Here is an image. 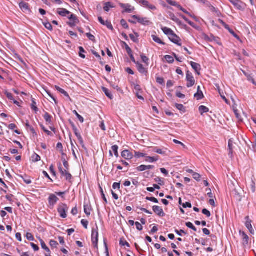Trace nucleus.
Here are the masks:
<instances>
[{
  "instance_id": "1",
  "label": "nucleus",
  "mask_w": 256,
  "mask_h": 256,
  "mask_svg": "<svg viewBox=\"0 0 256 256\" xmlns=\"http://www.w3.org/2000/svg\"><path fill=\"white\" fill-rule=\"evenodd\" d=\"M68 210V207L67 204L64 203H60L58 204V212L60 216L62 218H65L67 217V212Z\"/></svg>"
},
{
  "instance_id": "2",
  "label": "nucleus",
  "mask_w": 256,
  "mask_h": 256,
  "mask_svg": "<svg viewBox=\"0 0 256 256\" xmlns=\"http://www.w3.org/2000/svg\"><path fill=\"white\" fill-rule=\"evenodd\" d=\"M92 244L94 245V247L98 250V228L97 226L96 228H93L92 230Z\"/></svg>"
},
{
  "instance_id": "3",
  "label": "nucleus",
  "mask_w": 256,
  "mask_h": 256,
  "mask_svg": "<svg viewBox=\"0 0 256 256\" xmlns=\"http://www.w3.org/2000/svg\"><path fill=\"white\" fill-rule=\"evenodd\" d=\"M132 18L137 20L138 22L144 26H150L152 22L147 18H140L136 15H134Z\"/></svg>"
},
{
  "instance_id": "4",
  "label": "nucleus",
  "mask_w": 256,
  "mask_h": 256,
  "mask_svg": "<svg viewBox=\"0 0 256 256\" xmlns=\"http://www.w3.org/2000/svg\"><path fill=\"white\" fill-rule=\"evenodd\" d=\"M232 4H233V5L234 6V7L240 10H243L245 8V4H244L242 2L239 0H228Z\"/></svg>"
},
{
  "instance_id": "5",
  "label": "nucleus",
  "mask_w": 256,
  "mask_h": 256,
  "mask_svg": "<svg viewBox=\"0 0 256 256\" xmlns=\"http://www.w3.org/2000/svg\"><path fill=\"white\" fill-rule=\"evenodd\" d=\"M186 80L188 81L186 86L188 88L192 87L194 84L195 80L194 79V78L192 74L189 71H188L186 72Z\"/></svg>"
},
{
  "instance_id": "6",
  "label": "nucleus",
  "mask_w": 256,
  "mask_h": 256,
  "mask_svg": "<svg viewBox=\"0 0 256 256\" xmlns=\"http://www.w3.org/2000/svg\"><path fill=\"white\" fill-rule=\"evenodd\" d=\"M137 2L140 4L142 5V6L150 9L151 10H156V7L152 5L151 4H150L148 1L146 0H136Z\"/></svg>"
},
{
  "instance_id": "7",
  "label": "nucleus",
  "mask_w": 256,
  "mask_h": 256,
  "mask_svg": "<svg viewBox=\"0 0 256 256\" xmlns=\"http://www.w3.org/2000/svg\"><path fill=\"white\" fill-rule=\"evenodd\" d=\"M168 38L172 42L177 44L178 46H182V44L180 42L181 39L174 32L172 34V35L168 37Z\"/></svg>"
},
{
  "instance_id": "8",
  "label": "nucleus",
  "mask_w": 256,
  "mask_h": 256,
  "mask_svg": "<svg viewBox=\"0 0 256 256\" xmlns=\"http://www.w3.org/2000/svg\"><path fill=\"white\" fill-rule=\"evenodd\" d=\"M218 22L224 26L226 29L234 37L236 38L237 39H240L239 36L234 32V31L232 30L228 25L226 22H224L222 20H218Z\"/></svg>"
},
{
  "instance_id": "9",
  "label": "nucleus",
  "mask_w": 256,
  "mask_h": 256,
  "mask_svg": "<svg viewBox=\"0 0 256 256\" xmlns=\"http://www.w3.org/2000/svg\"><path fill=\"white\" fill-rule=\"evenodd\" d=\"M58 170H59V171H60V173L63 176H66V179L67 180H69V181L72 178V174L70 173H69L68 172H67V170H63L60 164L58 166Z\"/></svg>"
},
{
  "instance_id": "10",
  "label": "nucleus",
  "mask_w": 256,
  "mask_h": 256,
  "mask_svg": "<svg viewBox=\"0 0 256 256\" xmlns=\"http://www.w3.org/2000/svg\"><path fill=\"white\" fill-rule=\"evenodd\" d=\"M152 210L154 212L159 216L163 217L165 216L163 210L159 206H152Z\"/></svg>"
},
{
  "instance_id": "11",
  "label": "nucleus",
  "mask_w": 256,
  "mask_h": 256,
  "mask_svg": "<svg viewBox=\"0 0 256 256\" xmlns=\"http://www.w3.org/2000/svg\"><path fill=\"white\" fill-rule=\"evenodd\" d=\"M136 68L138 71L142 74H144L145 76H147L148 74V71L146 68H144V66L140 64L138 62H137L136 63Z\"/></svg>"
},
{
  "instance_id": "12",
  "label": "nucleus",
  "mask_w": 256,
  "mask_h": 256,
  "mask_svg": "<svg viewBox=\"0 0 256 256\" xmlns=\"http://www.w3.org/2000/svg\"><path fill=\"white\" fill-rule=\"evenodd\" d=\"M99 22L102 25L106 26L108 29L113 30L114 28L111 22L108 20L104 21L101 16L98 18Z\"/></svg>"
},
{
  "instance_id": "13",
  "label": "nucleus",
  "mask_w": 256,
  "mask_h": 256,
  "mask_svg": "<svg viewBox=\"0 0 256 256\" xmlns=\"http://www.w3.org/2000/svg\"><path fill=\"white\" fill-rule=\"evenodd\" d=\"M120 5L122 8L124 9V12H132L134 10V8L129 4H120Z\"/></svg>"
},
{
  "instance_id": "14",
  "label": "nucleus",
  "mask_w": 256,
  "mask_h": 256,
  "mask_svg": "<svg viewBox=\"0 0 256 256\" xmlns=\"http://www.w3.org/2000/svg\"><path fill=\"white\" fill-rule=\"evenodd\" d=\"M246 226L247 228L249 230L250 232L252 234H254V230L253 229L252 226V220H250L248 216H246Z\"/></svg>"
},
{
  "instance_id": "15",
  "label": "nucleus",
  "mask_w": 256,
  "mask_h": 256,
  "mask_svg": "<svg viewBox=\"0 0 256 256\" xmlns=\"http://www.w3.org/2000/svg\"><path fill=\"white\" fill-rule=\"evenodd\" d=\"M122 156L126 160H131L133 158L132 154L128 150H124L122 152Z\"/></svg>"
},
{
  "instance_id": "16",
  "label": "nucleus",
  "mask_w": 256,
  "mask_h": 256,
  "mask_svg": "<svg viewBox=\"0 0 256 256\" xmlns=\"http://www.w3.org/2000/svg\"><path fill=\"white\" fill-rule=\"evenodd\" d=\"M58 200V198L54 194H50L48 198V202L51 206H54Z\"/></svg>"
},
{
  "instance_id": "17",
  "label": "nucleus",
  "mask_w": 256,
  "mask_h": 256,
  "mask_svg": "<svg viewBox=\"0 0 256 256\" xmlns=\"http://www.w3.org/2000/svg\"><path fill=\"white\" fill-rule=\"evenodd\" d=\"M19 6L22 11H28L29 12H31L29 8V4L28 3L22 1L21 2H20Z\"/></svg>"
},
{
  "instance_id": "18",
  "label": "nucleus",
  "mask_w": 256,
  "mask_h": 256,
  "mask_svg": "<svg viewBox=\"0 0 256 256\" xmlns=\"http://www.w3.org/2000/svg\"><path fill=\"white\" fill-rule=\"evenodd\" d=\"M68 19L73 21V22H68V24L71 27L74 26H75V23H78V20L76 16L74 14H72L70 16L68 17Z\"/></svg>"
},
{
  "instance_id": "19",
  "label": "nucleus",
  "mask_w": 256,
  "mask_h": 256,
  "mask_svg": "<svg viewBox=\"0 0 256 256\" xmlns=\"http://www.w3.org/2000/svg\"><path fill=\"white\" fill-rule=\"evenodd\" d=\"M190 64L192 68L196 71V72L198 74L200 75V71L201 70L200 66V64L193 62H190Z\"/></svg>"
},
{
  "instance_id": "20",
  "label": "nucleus",
  "mask_w": 256,
  "mask_h": 256,
  "mask_svg": "<svg viewBox=\"0 0 256 256\" xmlns=\"http://www.w3.org/2000/svg\"><path fill=\"white\" fill-rule=\"evenodd\" d=\"M243 74H244V76L247 78L249 82H252L254 85L256 86V82H255L253 78V76H252V74L246 72V71L242 70Z\"/></svg>"
},
{
  "instance_id": "21",
  "label": "nucleus",
  "mask_w": 256,
  "mask_h": 256,
  "mask_svg": "<svg viewBox=\"0 0 256 256\" xmlns=\"http://www.w3.org/2000/svg\"><path fill=\"white\" fill-rule=\"evenodd\" d=\"M248 188L250 192H251L252 194L255 192V183L252 180L250 182H249Z\"/></svg>"
},
{
  "instance_id": "22",
  "label": "nucleus",
  "mask_w": 256,
  "mask_h": 256,
  "mask_svg": "<svg viewBox=\"0 0 256 256\" xmlns=\"http://www.w3.org/2000/svg\"><path fill=\"white\" fill-rule=\"evenodd\" d=\"M162 30L164 33L167 35L168 37L172 35V34L174 32V31L170 29V28H168L167 27H164L162 28Z\"/></svg>"
},
{
  "instance_id": "23",
  "label": "nucleus",
  "mask_w": 256,
  "mask_h": 256,
  "mask_svg": "<svg viewBox=\"0 0 256 256\" xmlns=\"http://www.w3.org/2000/svg\"><path fill=\"white\" fill-rule=\"evenodd\" d=\"M70 13V12L65 8H60L58 10V14L62 16H66Z\"/></svg>"
},
{
  "instance_id": "24",
  "label": "nucleus",
  "mask_w": 256,
  "mask_h": 256,
  "mask_svg": "<svg viewBox=\"0 0 256 256\" xmlns=\"http://www.w3.org/2000/svg\"><path fill=\"white\" fill-rule=\"evenodd\" d=\"M55 88L58 91L60 92L61 94H63L64 96L67 97L70 100H72L70 96L66 91H65L62 88L56 86H55Z\"/></svg>"
},
{
  "instance_id": "25",
  "label": "nucleus",
  "mask_w": 256,
  "mask_h": 256,
  "mask_svg": "<svg viewBox=\"0 0 256 256\" xmlns=\"http://www.w3.org/2000/svg\"><path fill=\"white\" fill-rule=\"evenodd\" d=\"M114 5L112 4V2H108L104 4V9L106 12H108L110 8H114Z\"/></svg>"
},
{
  "instance_id": "26",
  "label": "nucleus",
  "mask_w": 256,
  "mask_h": 256,
  "mask_svg": "<svg viewBox=\"0 0 256 256\" xmlns=\"http://www.w3.org/2000/svg\"><path fill=\"white\" fill-rule=\"evenodd\" d=\"M146 161L149 162H156L158 160V156H146Z\"/></svg>"
},
{
  "instance_id": "27",
  "label": "nucleus",
  "mask_w": 256,
  "mask_h": 256,
  "mask_svg": "<svg viewBox=\"0 0 256 256\" xmlns=\"http://www.w3.org/2000/svg\"><path fill=\"white\" fill-rule=\"evenodd\" d=\"M91 206L90 205L86 204L84 205V213L88 216H90L91 212Z\"/></svg>"
},
{
  "instance_id": "28",
  "label": "nucleus",
  "mask_w": 256,
  "mask_h": 256,
  "mask_svg": "<svg viewBox=\"0 0 256 256\" xmlns=\"http://www.w3.org/2000/svg\"><path fill=\"white\" fill-rule=\"evenodd\" d=\"M102 91L104 92L105 94L110 100L113 98V96L112 94L106 88L102 87Z\"/></svg>"
},
{
  "instance_id": "29",
  "label": "nucleus",
  "mask_w": 256,
  "mask_h": 256,
  "mask_svg": "<svg viewBox=\"0 0 256 256\" xmlns=\"http://www.w3.org/2000/svg\"><path fill=\"white\" fill-rule=\"evenodd\" d=\"M44 118L46 122L49 124H51L52 116L48 112H46L44 116Z\"/></svg>"
},
{
  "instance_id": "30",
  "label": "nucleus",
  "mask_w": 256,
  "mask_h": 256,
  "mask_svg": "<svg viewBox=\"0 0 256 256\" xmlns=\"http://www.w3.org/2000/svg\"><path fill=\"white\" fill-rule=\"evenodd\" d=\"M152 38L154 42H156L158 43V44H162V45H164L165 44V43L164 42H163L160 38H159L158 37L156 36H155V35H152Z\"/></svg>"
},
{
  "instance_id": "31",
  "label": "nucleus",
  "mask_w": 256,
  "mask_h": 256,
  "mask_svg": "<svg viewBox=\"0 0 256 256\" xmlns=\"http://www.w3.org/2000/svg\"><path fill=\"white\" fill-rule=\"evenodd\" d=\"M232 143L233 140H232L230 139L228 142V147L229 150V156L231 155L232 156Z\"/></svg>"
},
{
  "instance_id": "32",
  "label": "nucleus",
  "mask_w": 256,
  "mask_h": 256,
  "mask_svg": "<svg viewBox=\"0 0 256 256\" xmlns=\"http://www.w3.org/2000/svg\"><path fill=\"white\" fill-rule=\"evenodd\" d=\"M198 109L201 114H202L204 113L207 112L209 110V109L204 106H200Z\"/></svg>"
},
{
  "instance_id": "33",
  "label": "nucleus",
  "mask_w": 256,
  "mask_h": 256,
  "mask_svg": "<svg viewBox=\"0 0 256 256\" xmlns=\"http://www.w3.org/2000/svg\"><path fill=\"white\" fill-rule=\"evenodd\" d=\"M40 244H41L42 248L43 249L45 250L48 252V254H50V249L48 248L46 246V244L44 243V240H40Z\"/></svg>"
},
{
  "instance_id": "34",
  "label": "nucleus",
  "mask_w": 256,
  "mask_h": 256,
  "mask_svg": "<svg viewBox=\"0 0 256 256\" xmlns=\"http://www.w3.org/2000/svg\"><path fill=\"white\" fill-rule=\"evenodd\" d=\"M32 104H31V108L32 110H34L36 112L38 110V108L36 106V103L35 102L34 98H32Z\"/></svg>"
},
{
  "instance_id": "35",
  "label": "nucleus",
  "mask_w": 256,
  "mask_h": 256,
  "mask_svg": "<svg viewBox=\"0 0 256 256\" xmlns=\"http://www.w3.org/2000/svg\"><path fill=\"white\" fill-rule=\"evenodd\" d=\"M194 96L197 100H200L204 98V94L202 91L198 92L194 94Z\"/></svg>"
},
{
  "instance_id": "36",
  "label": "nucleus",
  "mask_w": 256,
  "mask_h": 256,
  "mask_svg": "<svg viewBox=\"0 0 256 256\" xmlns=\"http://www.w3.org/2000/svg\"><path fill=\"white\" fill-rule=\"evenodd\" d=\"M242 236L243 238L244 244L247 245L248 244L249 238L244 232H242Z\"/></svg>"
},
{
  "instance_id": "37",
  "label": "nucleus",
  "mask_w": 256,
  "mask_h": 256,
  "mask_svg": "<svg viewBox=\"0 0 256 256\" xmlns=\"http://www.w3.org/2000/svg\"><path fill=\"white\" fill-rule=\"evenodd\" d=\"M134 34L136 36H135L133 34H130V37L134 42H138V34L137 32H134Z\"/></svg>"
},
{
  "instance_id": "38",
  "label": "nucleus",
  "mask_w": 256,
  "mask_h": 256,
  "mask_svg": "<svg viewBox=\"0 0 256 256\" xmlns=\"http://www.w3.org/2000/svg\"><path fill=\"white\" fill-rule=\"evenodd\" d=\"M164 58L168 62L169 64H172L174 62V58L169 55H166L164 56Z\"/></svg>"
},
{
  "instance_id": "39",
  "label": "nucleus",
  "mask_w": 256,
  "mask_h": 256,
  "mask_svg": "<svg viewBox=\"0 0 256 256\" xmlns=\"http://www.w3.org/2000/svg\"><path fill=\"white\" fill-rule=\"evenodd\" d=\"M112 151L114 152V155L116 157L118 156V147L117 145H114L112 146Z\"/></svg>"
},
{
  "instance_id": "40",
  "label": "nucleus",
  "mask_w": 256,
  "mask_h": 256,
  "mask_svg": "<svg viewBox=\"0 0 256 256\" xmlns=\"http://www.w3.org/2000/svg\"><path fill=\"white\" fill-rule=\"evenodd\" d=\"M120 244L122 246H126L128 248L130 247V244L124 239L121 238L120 240Z\"/></svg>"
},
{
  "instance_id": "41",
  "label": "nucleus",
  "mask_w": 256,
  "mask_h": 256,
  "mask_svg": "<svg viewBox=\"0 0 256 256\" xmlns=\"http://www.w3.org/2000/svg\"><path fill=\"white\" fill-rule=\"evenodd\" d=\"M79 50H80V52H79L80 56L82 58H86V56H85V55H84L83 54V53L86 52V51L84 50V48L82 46H80Z\"/></svg>"
},
{
  "instance_id": "42",
  "label": "nucleus",
  "mask_w": 256,
  "mask_h": 256,
  "mask_svg": "<svg viewBox=\"0 0 256 256\" xmlns=\"http://www.w3.org/2000/svg\"><path fill=\"white\" fill-rule=\"evenodd\" d=\"M32 160L34 162H38L40 160V156L38 154L34 153V155L32 156Z\"/></svg>"
},
{
  "instance_id": "43",
  "label": "nucleus",
  "mask_w": 256,
  "mask_h": 256,
  "mask_svg": "<svg viewBox=\"0 0 256 256\" xmlns=\"http://www.w3.org/2000/svg\"><path fill=\"white\" fill-rule=\"evenodd\" d=\"M43 24L44 25L45 28H47L48 30H50V31L52 30H53L52 26L50 23L48 22H43Z\"/></svg>"
},
{
  "instance_id": "44",
  "label": "nucleus",
  "mask_w": 256,
  "mask_h": 256,
  "mask_svg": "<svg viewBox=\"0 0 256 256\" xmlns=\"http://www.w3.org/2000/svg\"><path fill=\"white\" fill-rule=\"evenodd\" d=\"M82 147L85 150H87V148H86V147L85 145H84V140L82 139V136H80L78 138Z\"/></svg>"
},
{
  "instance_id": "45",
  "label": "nucleus",
  "mask_w": 256,
  "mask_h": 256,
  "mask_svg": "<svg viewBox=\"0 0 256 256\" xmlns=\"http://www.w3.org/2000/svg\"><path fill=\"white\" fill-rule=\"evenodd\" d=\"M186 226L187 227H188L192 229L194 232H196L197 230L196 228L190 222H186Z\"/></svg>"
},
{
  "instance_id": "46",
  "label": "nucleus",
  "mask_w": 256,
  "mask_h": 256,
  "mask_svg": "<svg viewBox=\"0 0 256 256\" xmlns=\"http://www.w3.org/2000/svg\"><path fill=\"white\" fill-rule=\"evenodd\" d=\"M154 152L162 155H165L166 152L165 150H164L162 149L158 148H156L154 150Z\"/></svg>"
},
{
  "instance_id": "47",
  "label": "nucleus",
  "mask_w": 256,
  "mask_h": 256,
  "mask_svg": "<svg viewBox=\"0 0 256 256\" xmlns=\"http://www.w3.org/2000/svg\"><path fill=\"white\" fill-rule=\"evenodd\" d=\"M74 114H76V116H77L78 118V120L82 122H84V118L81 116L80 115L78 112L76 111V110H74L73 112Z\"/></svg>"
},
{
  "instance_id": "48",
  "label": "nucleus",
  "mask_w": 256,
  "mask_h": 256,
  "mask_svg": "<svg viewBox=\"0 0 256 256\" xmlns=\"http://www.w3.org/2000/svg\"><path fill=\"white\" fill-rule=\"evenodd\" d=\"M120 24L123 26L124 28L126 29H128L129 28L128 25L126 23V22L124 19H122L120 20Z\"/></svg>"
},
{
  "instance_id": "49",
  "label": "nucleus",
  "mask_w": 256,
  "mask_h": 256,
  "mask_svg": "<svg viewBox=\"0 0 256 256\" xmlns=\"http://www.w3.org/2000/svg\"><path fill=\"white\" fill-rule=\"evenodd\" d=\"M176 107L180 111H182L183 112H185V108L184 106L182 104H176Z\"/></svg>"
},
{
  "instance_id": "50",
  "label": "nucleus",
  "mask_w": 256,
  "mask_h": 256,
  "mask_svg": "<svg viewBox=\"0 0 256 256\" xmlns=\"http://www.w3.org/2000/svg\"><path fill=\"white\" fill-rule=\"evenodd\" d=\"M134 154H135V156L138 158H139L140 157H146V154H143V153H142L140 152H138L136 151H134Z\"/></svg>"
},
{
  "instance_id": "51",
  "label": "nucleus",
  "mask_w": 256,
  "mask_h": 256,
  "mask_svg": "<svg viewBox=\"0 0 256 256\" xmlns=\"http://www.w3.org/2000/svg\"><path fill=\"white\" fill-rule=\"evenodd\" d=\"M136 170L138 172H143V171L146 170H146V166L141 165V166L137 167Z\"/></svg>"
},
{
  "instance_id": "52",
  "label": "nucleus",
  "mask_w": 256,
  "mask_h": 256,
  "mask_svg": "<svg viewBox=\"0 0 256 256\" xmlns=\"http://www.w3.org/2000/svg\"><path fill=\"white\" fill-rule=\"evenodd\" d=\"M140 57H141V58L142 60V62L146 64L147 65H148V61L149 60V58L146 56L144 55V54H142L140 56Z\"/></svg>"
},
{
  "instance_id": "53",
  "label": "nucleus",
  "mask_w": 256,
  "mask_h": 256,
  "mask_svg": "<svg viewBox=\"0 0 256 256\" xmlns=\"http://www.w3.org/2000/svg\"><path fill=\"white\" fill-rule=\"evenodd\" d=\"M42 130L48 135L50 136H53L52 134L50 131L47 130L43 125H40Z\"/></svg>"
},
{
  "instance_id": "54",
  "label": "nucleus",
  "mask_w": 256,
  "mask_h": 256,
  "mask_svg": "<svg viewBox=\"0 0 256 256\" xmlns=\"http://www.w3.org/2000/svg\"><path fill=\"white\" fill-rule=\"evenodd\" d=\"M202 213L206 216L207 217L209 218L211 216L210 212L206 208H204L202 210Z\"/></svg>"
},
{
  "instance_id": "55",
  "label": "nucleus",
  "mask_w": 256,
  "mask_h": 256,
  "mask_svg": "<svg viewBox=\"0 0 256 256\" xmlns=\"http://www.w3.org/2000/svg\"><path fill=\"white\" fill-rule=\"evenodd\" d=\"M86 36L89 38V40H92V42H94L96 41L95 37L90 33H86Z\"/></svg>"
},
{
  "instance_id": "56",
  "label": "nucleus",
  "mask_w": 256,
  "mask_h": 256,
  "mask_svg": "<svg viewBox=\"0 0 256 256\" xmlns=\"http://www.w3.org/2000/svg\"><path fill=\"white\" fill-rule=\"evenodd\" d=\"M146 200L154 202V203H158V200L154 197H146Z\"/></svg>"
},
{
  "instance_id": "57",
  "label": "nucleus",
  "mask_w": 256,
  "mask_h": 256,
  "mask_svg": "<svg viewBox=\"0 0 256 256\" xmlns=\"http://www.w3.org/2000/svg\"><path fill=\"white\" fill-rule=\"evenodd\" d=\"M193 178L194 180H196L197 181L200 180V175L198 174V173L194 172L192 174Z\"/></svg>"
},
{
  "instance_id": "58",
  "label": "nucleus",
  "mask_w": 256,
  "mask_h": 256,
  "mask_svg": "<svg viewBox=\"0 0 256 256\" xmlns=\"http://www.w3.org/2000/svg\"><path fill=\"white\" fill-rule=\"evenodd\" d=\"M124 44L125 46L126 50L128 54L132 52L131 48H130V46L128 45V44L126 42H124Z\"/></svg>"
},
{
  "instance_id": "59",
  "label": "nucleus",
  "mask_w": 256,
  "mask_h": 256,
  "mask_svg": "<svg viewBox=\"0 0 256 256\" xmlns=\"http://www.w3.org/2000/svg\"><path fill=\"white\" fill-rule=\"evenodd\" d=\"M50 244L52 247L56 248L58 244L57 242L54 240H50Z\"/></svg>"
},
{
  "instance_id": "60",
  "label": "nucleus",
  "mask_w": 256,
  "mask_h": 256,
  "mask_svg": "<svg viewBox=\"0 0 256 256\" xmlns=\"http://www.w3.org/2000/svg\"><path fill=\"white\" fill-rule=\"evenodd\" d=\"M26 238L30 241H33L34 238L32 234L28 232L26 234Z\"/></svg>"
},
{
  "instance_id": "61",
  "label": "nucleus",
  "mask_w": 256,
  "mask_h": 256,
  "mask_svg": "<svg viewBox=\"0 0 256 256\" xmlns=\"http://www.w3.org/2000/svg\"><path fill=\"white\" fill-rule=\"evenodd\" d=\"M72 130L77 138H78L79 137L81 136V135L80 133L78 132V130L76 127L72 128Z\"/></svg>"
},
{
  "instance_id": "62",
  "label": "nucleus",
  "mask_w": 256,
  "mask_h": 256,
  "mask_svg": "<svg viewBox=\"0 0 256 256\" xmlns=\"http://www.w3.org/2000/svg\"><path fill=\"white\" fill-rule=\"evenodd\" d=\"M72 130L77 138H78L79 137L81 136V135L80 133L78 132V130L76 127L72 128Z\"/></svg>"
},
{
  "instance_id": "63",
  "label": "nucleus",
  "mask_w": 256,
  "mask_h": 256,
  "mask_svg": "<svg viewBox=\"0 0 256 256\" xmlns=\"http://www.w3.org/2000/svg\"><path fill=\"white\" fill-rule=\"evenodd\" d=\"M72 130L77 138H78L79 137L81 136V135L80 133L78 132V130L76 127L72 128Z\"/></svg>"
},
{
  "instance_id": "64",
  "label": "nucleus",
  "mask_w": 256,
  "mask_h": 256,
  "mask_svg": "<svg viewBox=\"0 0 256 256\" xmlns=\"http://www.w3.org/2000/svg\"><path fill=\"white\" fill-rule=\"evenodd\" d=\"M5 94L7 98L9 100H14V98H13L12 94L11 93L6 91L5 92Z\"/></svg>"
}]
</instances>
